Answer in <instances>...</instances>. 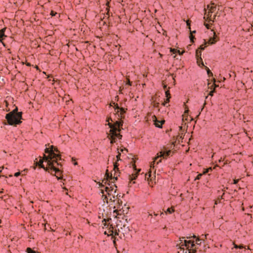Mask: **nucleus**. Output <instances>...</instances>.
I'll list each match as a JSON object with an SVG mask.
<instances>
[{
    "label": "nucleus",
    "mask_w": 253,
    "mask_h": 253,
    "mask_svg": "<svg viewBox=\"0 0 253 253\" xmlns=\"http://www.w3.org/2000/svg\"><path fill=\"white\" fill-rule=\"evenodd\" d=\"M196 253V251L195 250H193L192 252H189L188 253Z\"/></svg>",
    "instance_id": "obj_27"
},
{
    "label": "nucleus",
    "mask_w": 253,
    "mask_h": 253,
    "mask_svg": "<svg viewBox=\"0 0 253 253\" xmlns=\"http://www.w3.org/2000/svg\"><path fill=\"white\" fill-rule=\"evenodd\" d=\"M147 176H148V177H150V174H145V177H146V178H147Z\"/></svg>",
    "instance_id": "obj_29"
},
{
    "label": "nucleus",
    "mask_w": 253,
    "mask_h": 253,
    "mask_svg": "<svg viewBox=\"0 0 253 253\" xmlns=\"http://www.w3.org/2000/svg\"><path fill=\"white\" fill-rule=\"evenodd\" d=\"M166 212H169V213H172L173 212H174V210L172 209L168 208Z\"/></svg>",
    "instance_id": "obj_15"
},
{
    "label": "nucleus",
    "mask_w": 253,
    "mask_h": 253,
    "mask_svg": "<svg viewBox=\"0 0 253 253\" xmlns=\"http://www.w3.org/2000/svg\"><path fill=\"white\" fill-rule=\"evenodd\" d=\"M74 165H78V163L77 162H74Z\"/></svg>",
    "instance_id": "obj_33"
},
{
    "label": "nucleus",
    "mask_w": 253,
    "mask_h": 253,
    "mask_svg": "<svg viewBox=\"0 0 253 253\" xmlns=\"http://www.w3.org/2000/svg\"><path fill=\"white\" fill-rule=\"evenodd\" d=\"M188 238H191V237H187V239H188Z\"/></svg>",
    "instance_id": "obj_39"
},
{
    "label": "nucleus",
    "mask_w": 253,
    "mask_h": 253,
    "mask_svg": "<svg viewBox=\"0 0 253 253\" xmlns=\"http://www.w3.org/2000/svg\"><path fill=\"white\" fill-rule=\"evenodd\" d=\"M55 14H56V13H54L53 11H52V12H51V15H52V16H54V15H55Z\"/></svg>",
    "instance_id": "obj_28"
},
{
    "label": "nucleus",
    "mask_w": 253,
    "mask_h": 253,
    "mask_svg": "<svg viewBox=\"0 0 253 253\" xmlns=\"http://www.w3.org/2000/svg\"><path fill=\"white\" fill-rule=\"evenodd\" d=\"M55 151H57L53 146L50 148H46L45 152L48 155H44L42 159L41 158L39 163L40 167L45 170L51 173L54 172L58 174L60 173V170L57 166H60V164L58 162L59 156L55 153Z\"/></svg>",
    "instance_id": "obj_1"
},
{
    "label": "nucleus",
    "mask_w": 253,
    "mask_h": 253,
    "mask_svg": "<svg viewBox=\"0 0 253 253\" xmlns=\"http://www.w3.org/2000/svg\"><path fill=\"white\" fill-rule=\"evenodd\" d=\"M202 240H204V239L202 238V239H200V238H197L196 239V243L198 244V245H200L201 244V241Z\"/></svg>",
    "instance_id": "obj_14"
},
{
    "label": "nucleus",
    "mask_w": 253,
    "mask_h": 253,
    "mask_svg": "<svg viewBox=\"0 0 253 253\" xmlns=\"http://www.w3.org/2000/svg\"><path fill=\"white\" fill-rule=\"evenodd\" d=\"M233 181H234L233 183L234 184H236L238 182V180H237V179H234Z\"/></svg>",
    "instance_id": "obj_25"
},
{
    "label": "nucleus",
    "mask_w": 253,
    "mask_h": 253,
    "mask_svg": "<svg viewBox=\"0 0 253 253\" xmlns=\"http://www.w3.org/2000/svg\"><path fill=\"white\" fill-rule=\"evenodd\" d=\"M20 175V172H17L15 173V174H14V176H16V177H18Z\"/></svg>",
    "instance_id": "obj_21"
},
{
    "label": "nucleus",
    "mask_w": 253,
    "mask_h": 253,
    "mask_svg": "<svg viewBox=\"0 0 253 253\" xmlns=\"http://www.w3.org/2000/svg\"><path fill=\"white\" fill-rule=\"evenodd\" d=\"M192 237H193V238H196V236H195V235H193V236H192Z\"/></svg>",
    "instance_id": "obj_36"
},
{
    "label": "nucleus",
    "mask_w": 253,
    "mask_h": 253,
    "mask_svg": "<svg viewBox=\"0 0 253 253\" xmlns=\"http://www.w3.org/2000/svg\"><path fill=\"white\" fill-rule=\"evenodd\" d=\"M209 42L210 44H213L216 42L215 40L213 38H211Z\"/></svg>",
    "instance_id": "obj_17"
},
{
    "label": "nucleus",
    "mask_w": 253,
    "mask_h": 253,
    "mask_svg": "<svg viewBox=\"0 0 253 253\" xmlns=\"http://www.w3.org/2000/svg\"><path fill=\"white\" fill-rule=\"evenodd\" d=\"M105 221L106 222V220L105 219H104V220H103V222ZM105 225H106V223L104 224Z\"/></svg>",
    "instance_id": "obj_35"
},
{
    "label": "nucleus",
    "mask_w": 253,
    "mask_h": 253,
    "mask_svg": "<svg viewBox=\"0 0 253 253\" xmlns=\"http://www.w3.org/2000/svg\"><path fill=\"white\" fill-rule=\"evenodd\" d=\"M207 7L209 9V10L211 12H213L214 10V9H215V6L213 5L210 6L209 5H208Z\"/></svg>",
    "instance_id": "obj_12"
},
{
    "label": "nucleus",
    "mask_w": 253,
    "mask_h": 253,
    "mask_svg": "<svg viewBox=\"0 0 253 253\" xmlns=\"http://www.w3.org/2000/svg\"><path fill=\"white\" fill-rule=\"evenodd\" d=\"M105 192L108 194L111 195L112 194V192L113 191V189H110V188L108 187H105Z\"/></svg>",
    "instance_id": "obj_11"
},
{
    "label": "nucleus",
    "mask_w": 253,
    "mask_h": 253,
    "mask_svg": "<svg viewBox=\"0 0 253 253\" xmlns=\"http://www.w3.org/2000/svg\"><path fill=\"white\" fill-rule=\"evenodd\" d=\"M185 238V237H182L180 238V241H181L180 244H182L181 246H185L187 248L189 247V244H191V247L194 248L195 247V244L194 243V242H191L190 241H187L186 240L183 239Z\"/></svg>",
    "instance_id": "obj_4"
},
{
    "label": "nucleus",
    "mask_w": 253,
    "mask_h": 253,
    "mask_svg": "<svg viewBox=\"0 0 253 253\" xmlns=\"http://www.w3.org/2000/svg\"><path fill=\"white\" fill-rule=\"evenodd\" d=\"M205 46L203 45H201L200 47L201 50H204L205 49Z\"/></svg>",
    "instance_id": "obj_22"
},
{
    "label": "nucleus",
    "mask_w": 253,
    "mask_h": 253,
    "mask_svg": "<svg viewBox=\"0 0 253 253\" xmlns=\"http://www.w3.org/2000/svg\"><path fill=\"white\" fill-rule=\"evenodd\" d=\"M5 31V28H3L0 30V42H1L4 45V44L2 42V41L4 39V38L6 37L4 33Z\"/></svg>",
    "instance_id": "obj_8"
},
{
    "label": "nucleus",
    "mask_w": 253,
    "mask_h": 253,
    "mask_svg": "<svg viewBox=\"0 0 253 253\" xmlns=\"http://www.w3.org/2000/svg\"><path fill=\"white\" fill-rule=\"evenodd\" d=\"M170 52L173 54L178 53L180 55L182 54V52H181L180 50H177L175 49L171 48Z\"/></svg>",
    "instance_id": "obj_10"
},
{
    "label": "nucleus",
    "mask_w": 253,
    "mask_h": 253,
    "mask_svg": "<svg viewBox=\"0 0 253 253\" xmlns=\"http://www.w3.org/2000/svg\"><path fill=\"white\" fill-rule=\"evenodd\" d=\"M140 171V169H139L137 171H136L135 173H132L130 176V180H135L137 178L138 173H139V172Z\"/></svg>",
    "instance_id": "obj_9"
},
{
    "label": "nucleus",
    "mask_w": 253,
    "mask_h": 253,
    "mask_svg": "<svg viewBox=\"0 0 253 253\" xmlns=\"http://www.w3.org/2000/svg\"><path fill=\"white\" fill-rule=\"evenodd\" d=\"M5 118L9 125H19L22 122L21 121L22 119V113L18 112V109L16 108L10 113H7Z\"/></svg>",
    "instance_id": "obj_3"
},
{
    "label": "nucleus",
    "mask_w": 253,
    "mask_h": 253,
    "mask_svg": "<svg viewBox=\"0 0 253 253\" xmlns=\"http://www.w3.org/2000/svg\"><path fill=\"white\" fill-rule=\"evenodd\" d=\"M165 215V214H164V212H161V214H160V215H161V216H163V215Z\"/></svg>",
    "instance_id": "obj_31"
},
{
    "label": "nucleus",
    "mask_w": 253,
    "mask_h": 253,
    "mask_svg": "<svg viewBox=\"0 0 253 253\" xmlns=\"http://www.w3.org/2000/svg\"><path fill=\"white\" fill-rule=\"evenodd\" d=\"M196 54L197 58V62L199 63V66H201V63L202 66H204L203 62L202 61V59L201 58V51H199V50H197L196 52Z\"/></svg>",
    "instance_id": "obj_6"
},
{
    "label": "nucleus",
    "mask_w": 253,
    "mask_h": 253,
    "mask_svg": "<svg viewBox=\"0 0 253 253\" xmlns=\"http://www.w3.org/2000/svg\"><path fill=\"white\" fill-rule=\"evenodd\" d=\"M114 169L116 170V169H118V165L117 162L114 163Z\"/></svg>",
    "instance_id": "obj_18"
},
{
    "label": "nucleus",
    "mask_w": 253,
    "mask_h": 253,
    "mask_svg": "<svg viewBox=\"0 0 253 253\" xmlns=\"http://www.w3.org/2000/svg\"><path fill=\"white\" fill-rule=\"evenodd\" d=\"M208 236V235H202V237H205L206 238H207V236Z\"/></svg>",
    "instance_id": "obj_30"
},
{
    "label": "nucleus",
    "mask_w": 253,
    "mask_h": 253,
    "mask_svg": "<svg viewBox=\"0 0 253 253\" xmlns=\"http://www.w3.org/2000/svg\"><path fill=\"white\" fill-rule=\"evenodd\" d=\"M181 250H182L183 253H187V250H184L183 248H182L181 247H179Z\"/></svg>",
    "instance_id": "obj_20"
},
{
    "label": "nucleus",
    "mask_w": 253,
    "mask_h": 253,
    "mask_svg": "<svg viewBox=\"0 0 253 253\" xmlns=\"http://www.w3.org/2000/svg\"><path fill=\"white\" fill-rule=\"evenodd\" d=\"M155 119L154 120V124L155 126L159 128L162 127V125L164 123L165 121H158L157 120L156 117H154Z\"/></svg>",
    "instance_id": "obj_7"
},
{
    "label": "nucleus",
    "mask_w": 253,
    "mask_h": 253,
    "mask_svg": "<svg viewBox=\"0 0 253 253\" xmlns=\"http://www.w3.org/2000/svg\"><path fill=\"white\" fill-rule=\"evenodd\" d=\"M154 215H155V216H157V215H158V213H154Z\"/></svg>",
    "instance_id": "obj_38"
},
{
    "label": "nucleus",
    "mask_w": 253,
    "mask_h": 253,
    "mask_svg": "<svg viewBox=\"0 0 253 253\" xmlns=\"http://www.w3.org/2000/svg\"><path fill=\"white\" fill-rule=\"evenodd\" d=\"M170 150H167L166 149H165L163 151H161L160 152V154H157L158 156L156 158L155 160H157L159 158L164 157L165 156L168 157L170 155Z\"/></svg>",
    "instance_id": "obj_5"
},
{
    "label": "nucleus",
    "mask_w": 253,
    "mask_h": 253,
    "mask_svg": "<svg viewBox=\"0 0 253 253\" xmlns=\"http://www.w3.org/2000/svg\"><path fill=\"white\" fill-rule=\"evenodd\" d=\"M116 158H117V161H119V160H120L121 159H120V154H119V155H117V156H116Z\"/></svg>",
    "instance_id": "obj_24"
},
{
    "label": "nucleus",
    "mask_w": 253,
    "mask_h": 253,
    "mask_svg": "<svg viewBox=\"0 0 253 253\" xmlns=\"http://www.w3.org/2000/svg\"><path fill=\"white\" fill-rule=\"evenodd\" d=\"M169 101V99H167V101L166 102V103H167Z\"/></svg>",
    "instance_id": "obj_37"
},
{
    "label": "nucleus",
    "mask_w": 253,
    "mask_h": 253,
    "mask_svg": "<svg viewBox=\"0 0 253 253\" xmlns=\"http://www.w3.org/2000/svg\"><path fill=\"white\" fill-rule=\"evenodd\" d=\"M108 125L110 128V133L108 136L110 143L112 144L116 143L118 139H121L122 138V136L118 132L120 131V127L122 125L120 122H117L115 125H113L108 121Z\"/></svg>",
    "instance_id": "obj_2"
},
{
    "label": "nucleus",
    "mask_w": 253,
    "mask_h": 253,
    "mask_svg": "<svg viewBox=\"0 0 253 253\" xmlns=\"http://www.w3.org/2000/svg\"><path fill=\"white\" fill-rule=\"evenodd\" d=\"M56 176L57 177V178L58 179H59V178H60V177H59L58 175H56Z\"/></svg>",
    "instance_id": "obj_34"
},
{
    "label": "nucleus",
    "mask_w": 253,
    "mask_h": 253,
    "mask_svg": "<svg viewBox=\"0 0 253 253\" xmlns=\"http://www.w3.org/2000/svg\"><path fill=\"white\" fill-rule=\"evenodd\" d=\"M202 175V174H201V173H200V174H198V175H197V176L195 178V180H199V179H200V178L201 177Z\"/></svg>",
    "instance_id": "obj_19"
},
{
    "label": "nucleus",
    "mask_w": 253,
    "mask_h": 253,
    "mask_svg": "<svg viewBox=\"0 0 253 253\" xmlns=\"http://www.w3.org/2000/svg\"><path fill=\"white\" fill-rule=\"evenodd\" d=\"M166 96L169 98V96L170 95L168 91H166Z\"/></svg>",
    "instance_id": "obj_23"
},
{
    "label": "nucleus",
    "mask_w": 253,
    "mask_h": 253,
    "mask_svg": "<svg viewBox=\"0 0 253 253\" xmlns=\"http://www.w3.org/2000/svg\"><path fill=\"white\" fill-rule=\"evenodd\" d=\"M190 40L191 42H193V37L192 36L190 37Z\"/></svg>",
    "instance_id": "obj_32"
},
{
    "label": "nucleus",
    "mask_w": 253,
    "mask_h": 253,
    "mask_svg": "<svg viewBox=\"0 0 253 253\" xmlns=\"http://www.w3.org/2000/svg\"><path fill=\"white\" fill-rule=\"evenodd\" d=\"M207 73H208V74L209 75H210V74L212 75V73L210 71V70L209 69H208V70L207 71Z\"/></svg>",
    "instance_id": "obj_26"
},
{
    "label": "nucleus",
    "mask_w": 253,
    "mask_h": 253,
    "mask_svg": "<svg viewBox=\"0 0 253 253\" xmlns=\"http://www.w3.org/2000/svg\"><path fill=\"white\" fill-rule=\"evenodd\" d=\"M234 247L235 249H243L244 248L243 246H238L236 244H234Z\"/></svg>",
    "instance_id": "obj_16"
},
{
    "label": "nucleus",
    "mask_w": 253,
    "mask_h": 253,
    "mask_svg": "<svg viewBox=\"0 0 253 253\" xmlns=\"http://www.w3.org/2000/svg\"><path fill=\"white\" fill-rule=\"evenodd\" d=\"M27 253H39L36 252L35 251L33 250L30 248H28L27 249Z\"/></svg>",
    "instance_id": "obj_13"
}]
</instances>
